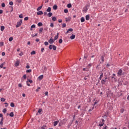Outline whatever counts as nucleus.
<instances>
[{
	"label": "nucleus",
	"mask_w": 129,
	"mask_h": 129,
	"mask_svg": "<svg viewBox=\"0 0 129 129\" xmlns=\"http://www.w3.org/2000/svg\"><path fill=\"white\" fill-rule=\"evenodd\" d=\"M22 23H23V20H20L19 22H18L16 26V28H19V27H21Z\"/></svg>",
	"instance_id": "obj_1"
},
{
	"label": "nucleus",
	"mask_w": 129,
	"mask_h": 129,
	"mask_svg": "<svg viewBox=\"0 0 129 129\" xmlns=\"http://www.w3.org/2000/svg\"><path fill=\"white\" fill-rule=\"evenodd\" d=\"M104 124V119H102L99 123V126H102Z\"/></svg>",
	"instance_id": "obj_2"
},
{
	"label": "nucleus",
	"mask_w": 129,
	"mask_h": 129,
	"mask_svg": "<svg viewBox=\"0 0 129 129\" xmlns=\"http://www.w3.org/2000/svg\"><path fill=\"white\" fill-rule=\"evenodd\" d=\"M67 118H64L63 120H61L60 122H61V123H62V124H65V123L67 122Z\"/></svg>",
	"instance_id": "obj_3"
},
{
	"label": "nucleus",
	"mask_w": 129,
	"mask_h": 129,
	"mask_svg": "<svg viewBox=\"0 0 129 129\" xmlns=\"http://www.w3.org/2000/svg\"><path fill=\"white\" fill-rule=\"evenodd\" d=\"M54 42H55V40L52 39V37L48 40V43H49V44H53Z\"/></svg>",
	"instance_id": "obj_4"
},
{
	"label": "nucleus",
	"mask_w": 129,
	"mask_h": 129,
	"mask_svg": "<svg viewBox=\"0 0 129 129\" xmlns=\"http://www.w3.org/2000/svg\"><path fill=\"white\" fill-rule=\"evenodd\" d=\"M20 65V60L19 59L17 60V61L15 62V66L18 67Z\"/></svg>",
	"instance_id": "obj_5"
},
{
	"label": "nucleus",
	"mask_w": 129,
	"mask_h": 129,
	"mask_svg": "<svg viewBox=\"0 0 129 129\" xmlns=\"http://www.w3.org/2000/svg\"><path fill=\"white\" fill-rule=\"evenodd\" d=\"M56 46L55 45H50L49 46V49H56Z\"/></svg>",
	"instance_id": "obj_6"
},
{
	"label": "nucleus",
	"mask_w": 129,
	"mask_h": 129,
	"mask_svg": "<svg viewBox=\"0 0 129 129\" xmlns=\"http://www.w3.org/2000/svg\"><path fill=\"white\" fill-rule=\"evenodd\" d=\"M43 11H39L37 13V15L38 16H42V15H43Z\"/></svg>",
	"instance_id": "obj_7"
},
{
	"label": "nucleus",
	"mask_w": 129,
	"mask_h": 129,
	"mask_svg": "<svg viewBox=\"0 0 129 129\" xmlns=\"http://www.w3.org/2000/svg\"><path fill=\"white\" fill-rule=\"evenodd\" d=\"M122 70L120 69V70L118 71V73H117V74H118V75H119V76H121V74H122Z\"/></svg>",
	"instance_id": "obj_8"
},
{
	"label": "nucleus",
	"mask_w": 129,
	"mask_h": 129,
	"mask_svg": "<svg viewBox=\"0 0 129 129\" xmlns=\"http://www.w3.org/2000/svg\"><path fill=\"white\" fill-rule=\"evenodd\" d=\"M69 32H73V29L72 28H70L68 30V31H67V32L66 33V34H68V33H69Z\"/></svg>",
	"instance_id": "obj_9"
},
{
	"label": "nucleus",
	"mask_w": 129,
	"mask_h": 129,
	"mask_svg": "<svg viewBox=\"0 0 129 129\" xmlns=\"http://www.w3.org/2000/svg\"><path fill=\"white\" fill-rule=\"evenodd\" d=\"M70 39L71 40H74V39H75V35L72 34V35L70 37Z\"/></svg>",
	"instance_id": "obj_10"
},
{
	"label": "nucleus",
	"mask_w": 129,
	"mask_h": 129,
	"mask_svg": "<svg viewBox=\"0 0 129 129\" xmlns=\"http://www.w3.org/2000/svg\"><path fill=\"white\" fill-rule=\"evenodd\" d=\"M47 16L49 17V18H51V16H53V13H52L51 12H49L47 14Z\"/></svg>",
	"instance_id": "obj_11"
},
{
	"label": "nucleus",
	"mask_w": 129,
	"mask_h": 129,
	"mask_svg": "<svg viewBox=\"0 0 129 129\" xmlns=\"http://www.w3.org/2000/svg\"><path fill=\"white\" fill-rule=\"evenodd\" d=\"M53 10L56 11V10H57L58 9V6H57V5H55L53 6Z\"/></svg>",
	"instance_id": "obj_12"
},
{
	"label": "nucleus",
	"mask_w": 129,
	"mask_h": 129,
	"mask_svg": "<svg viewBox=\"0 0 129 129\" xmlns=\"http://www.w3.org/2000/svg\"><path fill=\"white\" fill-rule=\"evenodd\" d=\"M59 122V120L57 121H55L54 122V126H56V125H57L58 124V123Z\"/></svg>",
	"instance_id": "obj_13"
},
{
	"label": "nucleus",
	"mask_w": 129,
	"mask_h": 129,
	"mask_svg": "<svg viewBox=\"0 0 129 129\" xmlns=\"http://www.w3.org/2000/svg\"><path fill=\"white\" fill-rule=\"evenodd\" d=\"M43 77H44V76L43 75H42L40 76L39 77H38V79L39 80H42L43 79Z\"/></svg>",
	"instance_id": "obj_14"
},
{
	"label": "nucleus",
	"mask_w": 129,
	"mask_h": 129,
	"mask_svg": "<svg viewBox=\"0 0 129 129\" xmlns=\"http://www.w3.org/2000/svg\"><path fill=\"white\" fill-rule=\"evenodd\" d=\"M59 36V33H57V35L54 37V39H53L54 41H56L57 39H58V37Z\"/></svg>",
	"instance_id": "obj_15"
},
{
	"label": "nucleus",
	"mask_w": 129,
	"mask_h": 129,
	"mask_svg": "<svg viewBox=\"0 0 129 129\" xmlns=\"http://www.w3.org/2000/svg\"><path fill=\"white\" fill-rule=\"evenodd\" d=\"M90 18V16L89 15H86V21H89V19Z\"/></svg>",
	"instance_id": "obj_16"
},
{
	"label": "nucleus",
	"mask_w": 129,
	"mask_h": 129,
	"mask_svg": "<svg viewBox=\"0 0 129 129\" xmlns=\"http://www.w3.org/2000/svg\"><path fill=\"white\" fill-rule=\"evenodd\" d=\"M109 95H112V93H111L110 91L108 92V93L107 95V97H109Z\"/></svg>",
	"instance_id": "obj_17"
},
{
	"label": "nucleus",
	"mask_w": 129,
	"mask_h": 129,
	"mask_svg": "<svg viewBox=\"0 0 129 129\" xmlns=\"http://www.w3.org/2000/svg\"><path fill=\"white\" fill-rule=\"evenodd\" d=\"M81 23H83V22H85V19H84V17H82L81 18Z\"/></svg>",
	"instance_id": "obj_18"
},
{
	"label": "nucleus",
	"mask_w": 129,
	"mask_h": 129,
	"mask_svg": "<svg viewBox=\"0 0 129 129\" xmlns=\"http://www.w3.org/2000/svg\"><path fill=\"white\" fill-rule=\"evenodd\" d=\"M3 121H4V117H2L1 118V121H0L1 125H3Z\"/></svg>",
	"instance_id": "obj_19"
},
{
	"label": "nucleus",
	"mask_w": 129,
	"mask_h": 129,
	"mask_svg": "<svg viewBox=\"0 0 129 129\" xmlns=\"http://www.w3.org/2000/svg\"><path fill=\"white\" fill-rule=\"evenodd\" d=\"M10 116H11V117H14V112H11L10 114H9Z\"/></svg>",
	"instance_id": "obj_20"
},
{
	"label": "nucleus",
	"mask_w": 129,
	"mask_h": 129,
	"mask_svg": "<svg viewBox=\"0 0 129 129\" xmlns=\"http://www.w3.org/2000/svg\"><path fill=\"white\" fill-rule=\"evenodd\" d=\"M43 30H44V28H40L39 29V34H41V33H42V32L43 31Z\"/></svg>",
	"instance_id": "obj_21"
},
{
	"label": "nucleus",
	"mask_w": 129,
	"mask_h": 129,
	"mask_svg": "<svg viewBox=\"0 0 129 129\" xmlns=\"http://www.w3.org/2000/svg\"><path fill=\"white\" fill-rule=\"evenodd\" d=\"M46 12H47L48 13H50V12H51V8H50V7H48L47 8V9L46 10Z\"/></svg>",
	"instance_id": "obj_22"
},
{
	"label": "nucleus",
	"mask_w": 129,
	"mask_h": 129,
	"mask_svg": "<svg viewBox=\"0 0 129 129\" xmlns=\"http://www.w3.org/2000/svg\"><path fill=\"white\" fill-rule=\"evenodd\" d=\"M67 7L69 8V9H70V8H72V5H71V4H69L67 5Z\"/></svg>",
	"instance_id": "obj_23"
},
{
	"label": "nucleus",
	"mask_w": 129,
	"mask_h": 129,
	"mask_svg": "<svg viewBox=\"0 0 129 129\" xmlns=\"http://www.w3.org/2000/svg\"><path fill=\"white\" fill-rule=\"evenodd\" d=\"M57 20V18L53 17L52 18V21H53V22H55V21Z\"/></svg>",
	"instance_id": "obj_24"
},
{
	"label": "nucleus",
	"mask_w": 129,
	"mask_h": 129,
	"mask_svg": "<svg viewBox=\"0 0 129 129\" xmlns=\"http://www.w3.org/2000/svg\"><path fill=\"white\" fill-rule=\"evenodd\" d=\"M38 27H41V26H43V23L42 22H39L38 23Z\"/></svg>",
	"instance_id": "obj_25"
},
{
	"label": "nucleus",
	"mask_w": 129,
	"mask_h": 129,
	"mask_svg": "<svg viewBox=\"0 0 129 129\" xmlns=\"http://www.w3.org/2000/svg\"><path fill=\"white\" fill-rule=\"evenodd\" d=\"M10 105L11 107H15V104L13 102L11 103Z\"/></svg>",
	"instance_id": "obj_26"
},
{
	"label": "nucleus",
	"mask_w": 129,
	"mask_h": 129,
	"mask_svg": "<svg viewBox=\"0 0 129 129\" xmlns=\"http://www.w3.org/2000/svg\"><path fill=\"white\" fill-rule=\"evenodd\" d=\"M35 54H36V51L35 50H33L31 52V55H35Z\"/></svg>",
	"instance_id": "obj_27"
},
{
	"label": "nucleus",
	"mask_w": 129,
	"mask_h": 129,
	"mask_svg": "<svg viewBox=\"0 0 129 129\" xmlns=\"http://www.w3.org/2000/svg\"><path fill=\"white\" fill-rule=\"evenodd\" d=\"M4 30H5V27L4 26H1V31H2L3 32V31H4Z\"/></svg>",
	"instance_id": "obj_28"
},
{
	"label": "nucleus",
	"mask_w": 129,
	"mask_h": 129,
	"mask_svg": "<svg viewBox=\"0 0 129 129\" xmlns=\"http://www.w3.org/2000/svg\"><path fill=\"white\" fill-rule=\"evenodd\" d=\"M87 8H86V7H85L84 8V10H83V12H87Z\"/></svg>",
	"instance_id": "obj_29"
},
{
	"label": "nucleus",
	"mask_w": 129,
	"mask_h": 129,
	"mask_svg": "<svg viewBox=\"0 0 129 129\" xmlns=\"http://www.w3.org/2000/svg\"><path fill=\"white\" fill-rule=\"evenodd\" d=\"M1 101H2L3 102H5L6 101V99H5L4 98H2L1 99Z\"/></svg>",
	"instance_id": "obj_30"
},
{
	"label": "nucleus",
	"mask_w": 129,
	"mask_h": 129,
	"mask_svg": "<svg viewBox=\"0 0 129 129\" xmlns=\"http://www.w3.org/2000/svg\"><path fill=\"white\" fill-rule=\"evenodd\" d=\"M26 72L27 73H31V72H32V70H27Z\"/></svg>",
	"instance_id": "obj_31"
},
{
	"label": "nucleus",
	"mask_w": 129,
	"mask_h": 129,
	"mask_svg": "<svg viewBox=\"0 0 129 129\" xmlns=\"http://www.w3.org/2000/svg\"><path fill=\"white\" fill-rule=\"evenodd\" d=\"M75 120V115L73 116V120L71 121V123H73V121Z\"/></svg>",
	"instance_id": "obj_32"
},
{
	"label": "nucleus",
	"mask_w": 129,
	"mask_h": 129,
	"mask_svg": "<svg viewBox=\"0 0 129 129\" xmlns=\"http://www.w3.org/2000/svg\"><path fill=\"white\" fill-rule=\"evenodd\" d=\"M102 77H103V73H102L100 76L99 79L100 80H101V78H102Z\"/></svg>",
	"instance_id": "obj_33"
},
{
	"label": "nucleus",
	"mask_w": 129,
	"mask_h": 129,
	"mask_svg": "<svg viewBox=\"0 0 129 129\" xmlns=\"http://www.w3.org/2000/svg\"><path fill=\"white\" fill-rule=\"evenodd\" d=\"M101 83H102V84H105V80H102Z\"/></svg>",
	"instance_id": "obj_34"
},
{
	"label": "nucleus",
	"mask_w": 129,
	"mask_h": 129,
	"mask_svg": "<svg viewBox=\"0 0 129 129\" xmlns=\"http://www.w3.org/2000/svg\"><path fill=\"white\" fill-rule=\"evenodd\" d=\"M4 65H5V62L0 65V68H3L4 67Z\"/></svg>",
	"instance_id": "obj_35"
},
{
	"label": "nucleus",
	"mask_w": 129,
	"mask_h": 129,
	"mask_svg": "<svg viewBox=\"0 0 129 129\" xmlns=\"http://www.w3.org/2000/svg\"><path fill=\"white\" fill-rule=\"evenodd\" d=\"M62 42H63V40H62V39H60L58 41V42L59 43V44H62Z\"/></svg>",
	"instance_id": "obj_36"
},
{
	"label": "nucleus",
	"mask_w": 129,
	"mask_h": 129,
	"mask_svg": "<svg viewBox=\"0 0 129 129\" xmlns=\"http://www.w3.org/2000/svg\"><path fill=\"white\" fill-rule=\"evenodd\" d=\"M102 62H104V57L103 56H101Z\"/></svg>",
	"instance_id": "obj_37"
},
{
	"label": "nucleus",
	"mask_w": 129,
	"mask_h": 129,
	"mask_svg": "<svg viewBox=\"0 0 129 129\" xmlns=\"http://www.w3.org/2000/svg\"><path fill=\"white\" fill-rule=\"evenodd\" d=\"M27 81L29 82V83H32L33 82V80L30 79H28Z\"/></svg>",
	"instance_id": "obj_38"
},
{
	"label": "nucleus",
	"mask_w": 129,
	"mask_h": 129,
	"mask_svg": "<svg viewBox=\"0 0 129 129\" xmlns=\"http://www.w3.org/2000/svg\"><path fill=\"white\" fill-rule=\"evenodd\" d=\"M42 109H39L38 111V113H41V112H42Z\"/></svg>",
	"instance_id": "obj_39"
},
{
	"label": "nucleus",
	"mask_w": 129,
	"mask_h": 129,
	"mask_svg": "<svg viewBox=\"0 0 129 129\" xmlns=\"http://www.w3.org/2000/svg\"><path fill=\"white\" fill-rule=\"evenodd\" d=\"M3 112H4V113H6V112H7V108H4Z\"/></svg>",
	"instance_id": "obj_40"
},
{
	"label": "nucleus",
	"mask_w": 129,
	"mask_h": 129,
	"mask_svg": "<svg viewBox=\"0 0 129 129\" xmlns=\"http://www.w3.org/2000/svg\"><path fill=\"white\" fill-rule=\"evenodd\" d=\"M66 24L63 23V24L62 25V28H66Z\"/></svg>",
	"instance_id": "obj_41"
},
{
	"label": "nucleus",
	"mask_w": 129,
	"mask_h": 129,
	"mask_svg": "<svg viewBox=\"0 0 129 129\" xmlns=\"http://www.w3.org/2000/svg\"><path fill=\"white\" fill-rule=\"evenodd\" d=\"M44 45H45V46H48V45H49V43L47 41H45L44 42Z\"/></svg>",
	"instance_id": "obj_42"
},
{
	"label": "nucleus",
	"mask_w": 129,
	"mask_h": 129,
	"mask_svg": "<svg viewBox=\"0 0 129 129\" xmlns=\"http://www.w3.org/2000/svg\"><path fill=\"white\" fill-rule=\"evenodd\" d=\"M31 28L33 29L34 28H36V25L35 24H33L31 26Z\"/></svg>",
	"instance_id": "obj_43"
},
{
	"label": "nucleus",
	"mask_w": 129,
	"mask_h": 129,
	"mask_svg": "<svg viewBox=\"0 0 129 129\" xmlns=\"http://www.w3.org/2000/svg\"><path fill=\"white\" fill-rule=\"evenodd\" d=\"M41 9H42V6H40L39 7H38L37 9V11H40Z\"/></svg>",
	"instance_id": "obj_44"
},
{
	"label": "nucleus",
	"mask_w": 129,
	"mask_h": 129,
	"mask_svg": "<svg viewBox=\"0 0 129 129\" xmlns=\"http://www.w3.org/2000/svg\"><path fill=\"white\" fill-rule=\"evenodd\" d=\"M64 13H65L66 14H67V13H68V10L67 9H64Z\"/></svg>",
	"instance_id": "obj_45"
},
{
	"label": "nucleus",
	"mask_w": 129,
	"mask_h": 129,
	"mask_svg": "<svg viewBox=\"0 0 129 129\" xmlns=\"http://www.w3.org/2000/svg\"><path fill=\"white\" fill-rule=\"evenodd\" d=\"M29 20V17H26L24 18V21H28Z\"/></svg>",
	"instance_id": "obj_46"
},
{
	"label": "nucleus",
	"mask_w": 129,
	"mask_h": 129,
	"mask_svg": "<svg viewBox=\"0 0 129 129\" xmlns=\"http://www.w3.org/2000/svg\"><path fill=\"white\" fill-rule=\"evenodd\" d=\"M2 8H5V7H6V4H5V3H3L2 4Z\"/></svg>",
	"instance_id": "obj_47"
},
{
	"label": "nucleus",
	"mask_w": 129,
	"mask_h": 129,
	"mask_svg": "<svg viewBox=\"0 0 129 129\" xmlns=\"http://www.w3.org/2000/svg\"><path fill=\"white\" fill-rule=\"evenodd\" d=\"M50 27L51 28H53L54 27V24H53V23H50Z\"/></svg>",
	"instance_id": "obj_48"
},
{
	"label": "nucleus",
	"mask_w": 129,
	"mask_h": 129,
	"mask_svg": "<svg viewBox=\"0 0 129 129\" xmlns=\"http://www.w3.org/2000/svg\"><path fill=\"white\" fill-rule=\"evenodd\" d=\"M24 55V52H21L20 53H19L20 56H23Z\"/></svg>",
	"instance_id": "obj_49"
},
{
	"label": "nucleus",
	"mask_w": 129,
	"mask_h": 129,
	"mask_svg": "<svg viewBox=\"0 0 129 129\" xmlns=\"http://www.w3.org/2000/svg\"><path fill=\"white\" fill-rule=\"evenodd\" d=\"M9 41H10V42H12L13 41V37H10Z\"/></svg>",
	"instance_id": "obj_50"
},
{
	"label": "nucleus",
	"mask_w": 129,
	"mask_h": 129,
	"mask_svg": "<svg viewBox=\"0 0 129 129\" xmlns=\"http://www.w3.org/2000/svg\"><path fill=\"white\" fill-rule=\"evenodd\" d=\"M19 18H20V19H23V14H20V15H19Z\"/></svg>",
	"instance_id": "obj_51"
},
{
	"label": "nucleus",
	"mask_w": 129,
	"mask_h": 129,
	"mask_svg": "<svg viewBox=\"0 0 129 129\" xmlns=\"http://www.w3.org/2000/svg\"><path fill=\"white\" fill-rule=\"evenodd\" d=\"M9 5H10V6H13V5H14V3H13V2H10L9 3Z\"/></svg>",
	"instance_id": "obj_52"
},
{
	"label": "nucleus",
	"mask_w": 129,
	"mask_h": 129,
	"mask_svg": "<svg viewBox=\"0 0 129 129\" xmlns=\"http://www.w3.org/2000/svg\"><path fill=\"white\" fill-rule=\"evenodd\" d=\"M59 126H61V125H63V124L62 123V122L60 121L59 124H58Z\"/></svg>",
	"instance_id": "obj_53"
},
{
	"label": "nucleus",
	"mask_w": 129,
	"mask_h": 129,
	"mask_svg": "<svg viewBox=\"0 0 129 129\" xmlns=\"http://www.w3.org/2000/svg\"><path fill=\"white\" fill-rule=\"evenodd\" d=\"M83 71H85L86 70V71H88V70H89V69L84 68V69H83Z\"/></svg>",
	"instance_id": "obj_54"
},
{
	"label": "nucleus",
	"mask_w": 129,
	"mask_h": 129,
	"mask_svg": "<svg viewBox=\"0 0 129 129\" xmlns=\"http://www.w3.org/2000/svg\"><path fill=\"white\" fill-rule=\"evenodd\" d=\"M23 79H27V76H26V75H24L23 76Z\"/></svg>",
	"instance_id": "obj_55"
},
{
	"label": "nucleus",
	"mask_w": 129,
	"mask_h": 129,
	"mask_svg": "<svg viewBox=\"0 0 129 129\" xmlns=\"http://www.w3.org/2000/svg\"><path fill=\"white\" fill-rule=\"evenodd\" d=\"M26 83H27V85L28 86H31V85L29 84V82L28 81H26Z\"/></svg>",
	"instance_id": "obj_56"
},
{
	"label": "nucleus",
	"mask_w": 129,
	"mask_h": 129,
	"mask_svg": "<svg viewBox=\"0 0 129 129\" xmlns=\"http://www.w3.org/2000/svg\"><path fill=\"white\" fill-rule=\"evenodd\" d=\"M5 104H6L5 107H7L9 106V104L8 103H5Z\"/></svg>",
	"instance_id": "obj_57"
},
{
	"label": "nucleus",
	"mask_w": 129,
	"mask_h": 129,
	"mask_svg": "<svg viewBox=\"0 0 129 129\" xmlns=\"http://www.w3.org/2000/svg\"><path fill=\"white\" fill-rule=\"evenodd\" d=\"M0 46L2 47V46H4V42H0Z\"/></svg>",
	"instance_id": "obj_58"
},
{
	"label": "nucleus",
	"mask_w": 129,
	"mask_h": 129,
	"mask_svg": "<svg viewBox=\"0 0 129 129\" xmlns=\"http://www.w3.org/2000/svg\"><path fill=\"white\" fill-rule=\"evenodd\" d=\"M66 22H68L69 21H70V18L68 19L67 18H66Z\"/></svg>",
	"instance_id": "obj_59"
},
{
	"label": "nucleus",
	"mask_w": 129,
	"mask_h": 129,
	"mask_svg": "<svg viewBox=\"0 0 129 129\" xmlns=\"http://www.w3.org/2000/svg\"><path fill=\"white\" fill-rule=\"evenodd\" d=\"M17 3L21 4L22 3V0H17Z\"/></svg>",
	"instance_id": "obj_60"
},
{
	"label": "nucleus",
	"mask_w": 129,
	"mask_h": 129,
	"mask_svg": "<svg viewBox=\"0 0 129 129\" xmlns=\"http://www.w3.org/2000/svg\"><path fill=\"white\" fill-rule=\"evenodd\" d=\"M2 54V56H5V55H6V53L5 52H3Z\"/></svg>",
	"instance_id": "obj_61"
},
{
	"label": "nucleus",
	"mask_w": 129,
	"mask_h": 129,
	"mask_svg": "<svg viewBox=\"0 0 129 129\" xmlns=\"http://www.w3.org/2000/svg\"><path fill=\"white\" fill-rule=\"evenodd\" d=\"M58 23H62V20L61 19H59L58 20Z\"/></svg>",
	"instance_id": "obj_62"
},
{
	"label": "nucleus",
	"mask_w": 129,
	"mask_h": 129,
	"mask_svg": "<svg viewBox=\"0 0 129 129\" xmlns=\"http://www.w3.org/2000/svg\"><path fill=\"white\" fill-rule=\"evenodd\" d=\"M18 86L19 87H22V84L21 83L19 84Z\"/></svg>",
	"instance_id": "obj_63"
},
{
	"label": "nucleus",
	"mask_w": 129,
	"mask_h": 129,
	"mask_svg": "<svg viewBox=\"0 0 129 129\" xmlns=\"http://www.w3.org/2000/svg\"><path fill=\"white\" fill-rule=\"evenodd\" d=\"M44 94H45V95H46L47 96H48V92H45V93H44Z\"/></svg>",
	"instance_id": "obj_64"
}]
</instances>
